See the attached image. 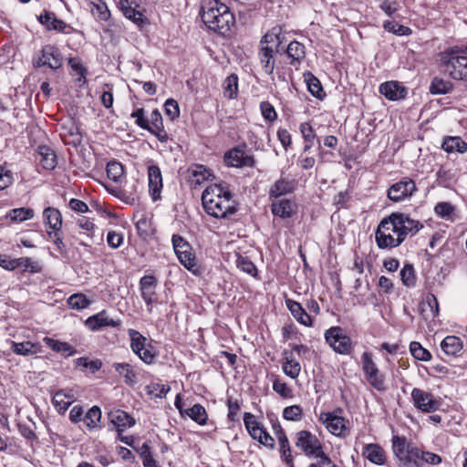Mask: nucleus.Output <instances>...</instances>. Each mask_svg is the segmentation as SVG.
<instances>
[{
	"label": "nucleus",
	"mask_w": 467,
	"mask_h": 467,
	"mask_svg": "<svg viewBox=\"0 0 467 467\" xmlns=\"http://www.w3.org/2000/svg\"><path fill=\"white\" fill-rule=\"evenodd\" d=\"M200 14L202 22L210 30L223 36L228 35L235 24L230 8L219 0L204 1Z\"/></svg>",
	"instance_id": "nucleus-1"
},
{
	"label": "nucleus",
	"mask_w": 467,
	"mask_h": 467,
	"mask_svg": "<svg viewBox=\"0 0 467 467\" xmlns=\"http://www.w3.org/2000/svg\"><path fill=\"white\" fill-rule=\"evenodd\" d=\"M205 212L215 218H226L236 213V202L230 191L221 184L207 187L202 194Z\"/></svg>",
	"instance_id": "nucleus-2"
},
{
	"label": "nucleus",
	"mask_w": 467,
	"mask_h": 467,
	"mask_svg": "<svg viewBox=\"0 0 467 467\" xmlns=\"http://www.w3.org/2000/svg\"><path fill=\"white\" fill-rule=\"evenodd\" d=\"M376 242L379 248H394L402 243V238L398 236V226L394 214L384 218L376 231Z\"/></svg>",
	"instance_id": "nucleus-3"
},
{
	"label": "nucleus",
	"mask_w": 467,
	"mask_h": 467,
	"mask_svg": "<svg viewBox=\"0 0 467 467\" xmlns=\"http://www.w3.org/2000/svg\"><path fill=\"white\" fill-rule=\"evenodd\" d=\"M441 62L444 70L451 78L467 80V57L459 55V52L451 49L441 56Z\"/></svg>",
	"instance_id": "nucleus-4"
},
{
	"label": "nucleus",
	"mask_w": 467,
	"mask_h": 467,
	"mask_svg": "<svg viewBox=\"0 0 467 467\" xmlns=\"http://www.w3.org/2000/svg\"><path fill=\"white\" fill-rule=\"evenodd\" d=\"M296 446L300 449L306 456L313 458H321L327 456L323 451L321 441L308 431H300L296 433Z\"/></svg>",
	"instance_id": "nucleus-5"
},
{
	"label": "nucleus",
	"mask_w": 467,
	"mask_h": 467,
	"mask_svg": "<svg viewBox=\"0 0 467 467\" xmlns=\"http://www.w3.org/2000/svg\"><path fill=\"white\" fill-rule=\"evenodd\" d=\"M326 341L338 354L348 355L352 350V342L339 327H332L325 333Z\"/></svg>",
	"instance_id": "nucleus-6"
},
{
	"label": "nucleus",
	"mask_w": 467,
	"mask_h": 467,
	"mask_svg": "<svg viewBox=\"0 0 467 467\" xmlns=\"http://www.w3.org/2000/svg\"><path fill=\"white\" fill-rule=\"evenodd\" d=\"M362 369L365 373L368 382L377 390L385 389V380L382 374H380L377 365L372 359V355L369 352H364L361 357Z\"/></svg>",
	"instance_id": "nucleus-7"
},
{
	"label": "nucleus",
	"mask_w": 467,
	"mask_h": 467,
	"mask_svg": "<svg viewBox=\"0 0 467 467\" xmlns=\"http://www.w3.org/2000/svg\"><path fill=\"white\" fill-rule=\"evenodd\" d=\"M416 191L417 187L414 181L409 177H404L389 188L387 195L390 201L400 202L410 198Z\"/></svg>",
	"instance_id": "nucleus-8"
},
{
	"label": "nucleus",
	"mask_w": 467,
	"mask_h": 467,
	"mask_svg": "<svg viewBox=\"0 0 467 467\" xmlns=\"http://www.w3.org/2000/svg\"><path fill=\"white\" fill-rule=\"evenodd\" d=\"M62 64L63 59L58 49L50 45L45 46L33 58V65L36 67L47 66L52 69H57Z\"/></svg>",
	"instance_id": "nucleus-9"
},
{
	"label": "nucleus",
	"mask_w": 467,
	"mask_h": 467,
	"mask_svg": "<svg viewBox=\"0 0 467 467\" xmlns=\"http://www.w3.org/2000/svg\"><path fill=\"white\" fill-rule=\"evenodd\" d=\"M411 399L416 409L427 413L438 410L441 404L431 393L418 388L411 390Z\"/></svg>",
	"instance_id": "nucleus-10"
},
{
	"label": "nucleus",
	"mask_w": 467,
	"mask_h": 467,
	"mask_svg": "<svg viewBox=\"0 0 467 467\" xmlns=\"http://www.w3.org/2000/svg\"><path fill=\"white\" fill-rule=\"evenodd\" d=\"M171 241L173 249L181 264L189 270L196 266L195 256L192 253V247L189 243L177 234L172 236Z\"/></svg>",
	"instance_id": "nucleus-11"
},
{
	"label": "nucleus",
	"mask_w": 467,
	"mask_h": 467,
	"mask_svg": "<svg viewBox=\"0 0 467 467\" xmlns=\"http://www.w3.org/2000/svg\"><path fill=\"white\" fill-rule=\"evenodd\" d=\"M398 226V236L405 240L408 234L414 235L422 227L423 224L417 220L411 219L408 214L402 213H393Z\"/></svg>",
	"instance_id": "nucleus-12"
},
{
	"label": "nucleus",
	"mask_w": 467,
	"mask_h": 467,
	"mask_svg": "<svg viewBox=\"0 0 467 467\" xmlns=\"http://www.w3.org/2000/svg\"><path fill=\"white\" fill-rule=\"evenodd\" d=\"M0 266L5 270L23 268L25 271L28 270L31 273H38L41 271L39 264L36 261H33L30 257L9 259L0 256Z\"/></svg>",
	"instance_id": "nucleus-13"
},
{
	"label": "nucleus",
	"mask_w": 467,
	"mask_h": 467,
	"mask_svg": "<svg viewBox=\"0 0 467 467\" xmlns=\"http://www.w3.org/2000/svg\"><path fill=\"white\" fill-rule=\"evenodd\" d=\"M119 325L120 321L109 318L105 310L89 317L86 320V326L92 331L99 330L104 327H117Z\"/></svg>",
	"instance_id": "nucleus-14"
},
{
	"label": "nucleus",
	"mask_w": 467,
	"mask_h": 467,
	"mask_svg": "<svg viewBox=\"0 0 467 467\" xmlns=\"http://www.w3.org/2000/svg\"><path fill=\"white\" fill-rule=\"evenodd\" d=\"M224 161L228 166L243 167L253 166V157L246 155L245 152L240 149H234L229 150L224 155Z\"/></svg>",
	"instance_id": "nucleus-15"
},
{
	"label": "nucleus",
	"mask_w": 467,
	"mask_h": 467,
	"mask_svg": "<svg viewBox=\"0 0 467 467\" xmlns=\"http://www.w3.org/2000/svg\"><path fill=\"white\" fill-rule=\"evenodd\" d=\"M149 191L154 201L160 199L162 189V176L161 170L156 165L148 168Z\"/></svg>",
	"instance_id": "nucleus-16"
},
{
	"label": "nucleus",
	"mask_w": 467,
	"mask_h": 467,
	"mask_svg": "<svg viewBox=\"0 0 467 467\" xmlns=\"http://www.w3.org/2000/svg\"><path fill=\"white\" fill-rule=\"evenodd\" d=\"M283 40L282 28L275 26L264 36L261 42L265 45L263 47H271V50L279 53L285 50V47H282Z\"/></svg>",
	"instance_id": "nucleus-17"
},
{
	"label": "nucleus",
	"mask_w": 467,
	"mask_h": 467,
	"mask_svg": "<svg viewBox=\"0 0 467 467\" xmlns=\"http://www.w3.org/2000/svg\"><path fill=\"white\" fill-rule=\"evenodd\" d=\"M109 421L117 428L119 434L127 427L135 424V420L121 410H112L108 413Z\"/></svg>",
	"instance_id": "nucleus-18"
},
{
	"label": "nucleus",
	"mask_w": 467,
	"mask_h": 467,
	"mask_svg": "<svg viewBox=\"0 0 467 467\" xmlns=\"http://www.w3.org/2000/svg\"><path fill=\"white\" fill-rule=\"evenodd\" d=\"M285 306L293 315V317L302 325L310 327L312 325V319L310 316L306 312L302 306L292 299L285 300Z\"/></svg>",
	"instance_id": "nucleus-19"
},
{
	"label": "nucleus",
	"mask_w": 467,
	"mask_h": 467,
	"mask_svg": "<svg viewBox=\"0 0 467 467\" xmlns=\"http://www.w3.org/2000/svg\"><path fill=\"white\" fill-rule=\"evenodd\" d=\"M134 4L133 0H119V6L123 15L135 24L140 25L144 21V16L133 6Z\"/></svg>",
	"instance_id": "nucleus-20"
},
{
	"label": "nucleus",
	"mask_w": 467,
	"mask_h": 467,
	"mask_svg": "<svg viewBox=\"0 0 467 467\" xmlns=\"http://www.w3.org/2000/svg\"><path fill=\"white\" fill-rule=\"evenodd\" d=\"M363 456L371 462L382 465L386 462L384 450L378 444L370 443L364 447Z\"/></svg>",
	"instance_id": "nucleus-21"
},
{
	"label": "nucleus",
	"mask_w": 467,
	"mask_h": 467,
	"mask_svg": "<svg viewBox=\"0 0 467 467\" xmlns=\"http://www.w3.org/2000/svg\"><path fill=\"white\" fill-rule=\"evenodd\" d=\"M43 219L45 224L48 225L54 232H59L62 226L61 213L54 208L47 207L43 212Z\"/></svg>",
	"instance_id": "nucleus-22"
},
{
	"label": "nucleus",
	"mask_w": 467,
	"mask_h": 467,
	"mask_svg": "<svg viewBox=\"0 0 467 467\" xmlns=\"http://www.w3.org/2000/svg\"><path fill=\"white\" fill-rule=\"evenodd\" d=\"M294 203L287 199L273 201L271 211L275 216L290 218L294 213Z\"/></svg>",
	"instance_id": "nucleus-23"
},
{
	"label": "nucleus",
	"mask_w": 467,
	"mask_h": 467,
	"mask_svg": "<svg viewBox=\"0 0 467 467\" xmlns=\"http://www.w3.org/2000/svg\"><path fill=\"white\" fill-rule=\"evenodd\" d=\"M321 419L329 432L334 435H340L345 428V420L342 417L333 415L332 413L322 414Z\"/></svg>",
	"instance_id": "nucleus-24"
},
{
	"label": "nucleus",
	"mask_w": 467,
	"mask_h": 467,
	"mask_svg": "<svg viewBox=\"0 0 467 467\" xmlns=\"http://www.w3.org/2000/svg\"><path fill=\"white\" fill-rule=\"evenodd\" d=\"M421 451L413 444L404 452L399 460L400 467H419Z\"/></svg>",
	"instance_id": "nucleus-25"
},
{
	"label": "nucleus",
	"mask_w": 467,
	"mask_h": 467,
	"mask_svg": "<svg viewBox=\"0 0 467 467\" xmlns=\"http://www.w3.org/2000/svg\"><path fill=\"white\" fill-rule=\"evenodd\" d=\"M244 422L253 439L259 441V440L262 439L265 428L255 420L254 415L250 412H245L244 415Z\"/></svg>",
	"instance_id": "nucleus-26"
},
{
	"label": "nucleus",
	"mask_w": 467,
	"mask_h": 467,
	"mask_svg": "<svg viewBox=\"0 0 467 467\" xmlns=\"http://www.w3.org/2000/svg\"><path fill=\"white\" fill-rule=\"evenodd\" d=\"M294 182L285 178L276 181L270 189V198L278 199L282 195L292 192L294 190Z\"/></svg>",
	"instance_id": "nucleus-27"
},
{
	"label": "nucleus",
	"mask_w": 467,
	"mask_h": 467,
	"mask_svg": "<svg viewBox=\"0 0 467 467\" xmlns=\"http://www.w3.org/2000/svg\"><path fill=\"white\" fill-rule=\"evenodd\" d=\"M379 91L389 100H397L404 97V88H400L399 84L394 81L381 84Z\"/></svg>",
	"instance_id": "nucleus-28"
},
{
	"label": "nucleus",
	"mask_w": 467,
	"mask_h": 467,
	"mask_svg": "<svg viewBox=\"0 0 467 467\" xmlns=\"http://www.w3.org/2000/svg\"><path fill=\"white\" fill-rule=\"evenodd\" d=\"M40 155V163L46 170H54L57 166V155L55 151L48 146L43 145L38 147Z\"/></svg>",
	"instance_id": "nucleus-29"
},
{
	"label": "nucleus",
	"mask_w": 467,
	"mask_h": 467,
	"mask_svg": "<svg viewBox=\"0 0 467 467\" xmlns=\"http://www.w3.org/2000/svg\"><path fill=\"white\" fill-rule=\"evenodd\" d=\"M284 362L282 369L284 373L291 379H296L299 376L301 366L287 351H284Z\"/></svg>",
	"instance_id": "nucleus-30"
},
{
	"label": "nucleus",
	"mask_w": 467,
	"mask_h": 467,
	"mask_svg": "<svg viewBox=\"0 0 467 467\" xmlns=\"http://www.w3.org/2000/svg\"><path fill=\"white\" fill-rule=\"evenodd\" d=\"M43 341L53 351L64 354L66 357L72 356L76 353L73 347L67 342H61L47 337H44Z\"/></svg>",
	"instance_id": "nucleus-31"
},
{
	"label": "nucleus",
	"mask_w": 467,
	"mask_h": 467,
	"mask_svg": "<svg viewBox=\"0 0 467 467\" xmlns=\"http://www.w3.org/2000/svg\"><path fill=\"white\" fill-rule=\"evenodd\" d=\"M11 349L17 355L30 356L38 353L40 350V346L30 341L21 343L12 341Z\"/></svg>",
	"instance_id": "nucleus-32"
},
{
	"label": "nucleus",
	"mask_w": 467,
	"mask_h": 467,
	"mask_svg": "<svg viewBox=\"0 0 467 467\" xmlns=\"http://www.w3.org/2000/svg\"><path fill=\"white\" fill-rule=\"evenodd\" d=\"M442 149L449 152L463 153L467 150V144L460 137H449L442 142Z\"/></svg>",
	"instance_id": "nucleus-33"
},
{
	"label": "nucleus",
	"mask_w": 467,
	"mask_h": 467,
	"mask_svg": "<svg viewBox=\"0 0 467 467\" xmlns=\"http://www.w3.org/2000/svg\"><path fill=\"white\" fill-rule=\"evenodd\" d=\"M441 349L447 355H456L462 348V342L460 337L455 336L446 337L441 344Z\"/></svg>",
	"instance_id": "nucleus-34"
},
{
	"label": "nucleus",
	"mask_w": 467,
	"mask_h": 467,
	"mask_svg": "<svg viewBox=\"0 0 467 467\" xmlns=\"http://www.w3.org/2000/svg\"><path fill=\"white\" fill-rule=\"evenodd\" d=\"M90 11L98 20L107 21L110 16V12L103 0H89Z\"/></svg>",
	"instance_id": "nucleus-35"
},
{
	"label": "nucleus",
	"mask_w": 467,
	"mask_h": 467,
	"mask_svg": "<svg viewBox=\"0 0 467 467\" xmlns=\"http://www.w3.org/2000/svg\"><path fill=\"white\" fill-rule=\"evenodd\" d=\"M115 371L124 378L128 385H134L136 382V373L129 363H114L112 365Z\"/></svg>",
	"instance_id": "nucleus-36"
},
{
	"label": "nucleus",
	"mask_w": 467,
	"mask_h": 467,
	"mask_svg": "<svg viewBox=\"0 0 467 467\" xmlns=\"http://www.w3.org/2000/svg\"><path fill=\"white\" fill-rule=\"evenodd\" d=\"M184 414L200 425H204L208 419L205 409L200 404H195L192 408L185 409Z\"/></svg>",
	"instance_id": "nucleus-37"
},
{
	"label": "nucleus",
	"mask_w": 467,
	"mask_h": 467,
	"mask_svg": "<svg viewBox=\"0 0 467 467\" xmlns=\"http://www.w3.org/2000/svg\"><path fill=\"white\" fill-rule=\"evenodd\" d=\"M274 52V50H271V47H262L259 52L260 62L265 72L268 75L272 74L275 68Z\"/></svg>",
	"instance_id": "nucleus-38"
},
{
	"label": "nucleus",
	"mask_w": 467,
	"mask_h": 467,
	"mask_svg": "<svg viewBox=\"0 0 467 467\" xmlns=\"http://www.w3.org/2000/svg\"><path fill=\"white\" fill-rule=\"evenodd\" d=\"M305 81L307 85L309 92L316 98L321 99L324 95L322 85L318 78H317L312 73L307 72L304 74Z\"/></svg>",
	"instance_id": "nucleus-39"
},
{
	"label": "nucleus",
	"mask_w": 467,
	"mask_h": 467,
	"mask_svg": "<svg viewBox=\"0 0 467 467\" xmlns=\"http://www.w3.org/2000/svg\"><path fill=\"white\" fill-rule=\"evenodd\" d=\"M34 214L35 213L33 209L21 207L11 210L6 214V218L10 219L12 222L20 223L32 219Z\"/></svg>",
	"instance_id": "nucleus-40"
},
{
	"label": "nucleus",
	"mask_w": 467,
	"mask_h": 467,
	"mask_svg": "<svg viewBox=\"0 0 467 467\" xmlns=\"http://www.w3.org/2000/svg\"><path fill=\"white\" fill-rule=\"evenodd\" d=\"M211 176V171L202 165L196 166L192 170L191 183L194 186L201 185L203 182L208 181Z\"/></svg>",
	"instance_id": "nucleus-41"
},
{
	"label": "nucleus",
	"mask_w": 467,
	"mask_h": 467,
	"mask_svg": "<svg viewBox=\"0 0 467 467\" xmlns=\"http://www.w3.org/2000/svg\"><path fill=\"white\" fill-rule=\"evenodd\" d=\"M129 336L130 337V348L132 351L135 354L142 351L146 346L147 338L134 329H130Z\"/></svg>",
	"instance_id": "nucleus-42"
},
{
	"label": "nucleus",
	"mask_w": 467,
	"mask_h": 467,
	"mask_svg": "<svg viewBox=\"0 0 467 467\" xmlns=\"http://www.w3.org/2000/svg\"><path fill=\"white\" fill-rule=\"evenodd\" d=\"M101 419V411L98 406L90 408L84 416L83 421L88 429H94L98 427L99 422Z\"/></svg>",
	"instance_id": "nucleus-43"
},
{
	"label": "nucleus",
	"mask_w": 467,
	"mask_h": 467,
	"mask_svg": "<svg viewBox=\"0 0 467 467\" xmlns=\"http://www.w3.org/2000/svg\"><path fill=\"white\" fill-rule=\"evenodd\" d=\"M300 131H301L302 136L306 141V144L304 146V151L306 152L314 145V140L316 139V133H315L312 126L307 122H304L300 125Z\"/></svg>",
	"instance_id": "nucleus-44"
},
{
	"label": "nucleus",
	"mask_w": 467,
	"mask_h": 467,
	"mask_svg": "<svg viewBox=\"0 0 467 467\" xmlns=\"http://www.w3.org/2000/svg\"><path fill=\"white\" fill-rule=\"evenodd\" d=\"M412 444L408 443L405 437L394 436L392 438V451L395 457L398 461L402 458L404 452L410 447Z\"/></svg>",
	"instance_id": "nucleus-45"
},
{
	"label": "nucleus",
	"mask_w": 467,
	"mask_h": 467,
	"mask_svg": "<svg viewBox=\"0 0 467 467\" xmlns=\"http://www.w3.org/2000/svg\"><path fill=\"white\" fill-rule=\"evenodd\" d=\"M238 78L236 75L227 77L223 83V94L228 99H234L237 95Z\"/></svg>",
	"instance_id": "nucleus-46"
},
{
	"label": "nucleus",
	"mask_w": 467,
	"mask_h": 467,
	"mask_svg": "<svg viewBox=\"0 0 467 467\" xmlns=\"http://www.w3.org/2000/svg\"><path fill=\"white\" fill-rule=\"evenodd\" d=\"M286 53L293 60L300 61L305 57V46L297 41H292L286 47Z\"/></svg>",
	"instance_id": "nucleus-47"
},
{
	"label": "nucleus",
	"mask_w": 467,
	"mask_h": 467,
	"mask_svg": "<svg viewBox=\"0 0 467 467\" xmlns=\"http://www.w3.org/2000/svg\"><path fill=\"white\" fill-rule=\"evenodd\" d=\"M451 88L452 84L450 81L434 78L431 81L430 90L433 94H446L451 89Z\"/></svg>",
	"instance_id": "nucleus-48"
},
{
	"label": "nucleus",
	"mask_w": 467,
	"mask_h": 467,
	"mask_svg": "<svg viewBox=\"0 0 467 467\" xmlns=\"http://www.w3.org/2000/svg\"><path fill=\"white\" fill-rule=\"evenodd\" d=\"M67 304L72 309L81 310L87 308L90 301L83 294H74L68 297Z\"/></svg>",
	"instance_id": "nucleus-49"
},
{
	"label": "nucleus",
	"mask_w": 467,
	"mask_h": 467,
	"mask_svg": "<svg viewBox=\"0 0 467 467\" xmlns=\"http://www.w3.org/2000/svg\"><path fill=\"white\" fill-rule=\"evenodd\" d=\"M236 265L243 272H244L252 276H255L257 274V269H256L254 264L249 258H247L245 256L238 255L237 260H236Z\"/></svg>",
	"instance_id": "nucleus-50"
},
{
	"label": "nucleus",
	"mask_w": 467,
	"mask_h": 467,
	"mask_svg": "<svg viewBox=\"0 0 467 467\" xmlns=\"http://www.w3.org/2000/svg\"><path fill=\"white\" fill-rule=\"evenodd\" d=\"M145 130H148L152 133L162 131V117L158 109L151 112L149 119V128H146Z\"/></svg>",
	"instance_id": "nucleus-51"
},
{
	"label": "nucleus",
	"mask_w": 467,
	"mask_h": 467,
	"mask_svg": "<svg viewBox=\"0 0 467 467\" xmlns=\"http://www.w3.org/2000/svg\"><path fill=\"white\" fill-rule=\"evenodd\" d=\"M410 350L412 356L419 360L428 361L431 358V353L422 348L419 342H411L410 345Z\"/></svg>",
	"instance_id": "nucleus-52"
},
{
	"label": "nucleus",
	"mask_w": 467,
	"mask_h": 467,
	"mask_svg": "<svg viewBox=\"0 0 467 467\" xmlns=\"http://www.w3.org/2000/svg\"><path fill=\"white\" fill-rule=\"evenodd\" d=\"M52 402L54 406L58 410V411H66L70 406V401L67 400V393L66 390H58L55 393L52 399Z\"/></svg>",
	"instance_id": "nucleus-53"
},
{
	"label": "nucleus",
	"mask_w": 467,
	"mask_h": 467,
	"mask_svg": "<svg viewBox=\"0 0 467 467\" xmlns=\"http://www.w3.org/2000/svg\"><path fill=\"white\" fill-rule=\"evenodd\" d=\"M106 171L109 179L114 182H118L124 174L122 165L117 161L109 162Z\"/></svg>",
	"instance_id": "nucleus-54"
},
{
	"label": "nucleus",
	"mask_w": 467,
	"mask_h": 467,
	"mask_svg": "<svg viewBox=\"0 0 467 467\" xmlns=\"http://www.w3.org/2000/svg\"><path fill=\"white\" fill-rule=\"evenodd\" d=\"M383 27L388 32L393 33L397 36H405L410 33V29L409 27L400 25L395 21L384 22Z\"/></svg>",
	"instance_id": "nucleus-55"
},
{
	"label": "nucleus",
	"mask_w": 467,
	"mask_h": 467,
	"mask_svg": "<svg viewBox=\"0 0 467 467\" xmlns=\"http://www.w3.org/2000/svg\"><path fill=\"white\" fill-rule=\"evenodd\" d=\"M402 283L407 286H412L415 284L414 268L410 265H406L400 271Z\"/></svg>",
	"instance_id": "nucleus-56"
},
{
	"label": "nucleus",
	"mask_w": 467,
	"mask_h": 467,
	"mask_svg": "<svg viewBox=\"0 0 467 467\" xmlns=\"http://www.w3.org/2000/svg\"><path fill=\"white\" fill-rule=\"evenodd\" d=\"M302 415V409L298 405L288 406L283 410V417L287 420H299Z\"/></svg>",
	"instance_id": "nucleus-57"
},
{
	"label": "nucleus",
	"mask_w": 467,
	"mask_h": 467,
	"mask_svg": "<svg viewBox=\"0 0 467 467\" xmlns=\"http://www.w3.org/2000/svg\"><path fill=\"white\" fill-rule=\"evenodd\" d=\"M454 206L448 202H441L436 204L434 211L439 216L445 218L454 213Z\"/></svg>",
	"instance_id": "nucleus-58"
},
{
	"label": "nucleus",
	"mask_w": 467,
	"mask_h": 467,
	"mask_svg": "<svg viewBox=\"0 0 467 467\" xmlns=\"http://www.w3.org/2000/svg\"><path fill=\"white\" fill-rule=\"evenodd\" d=\"M273 427H274L275 432L277 436V439H278V441L280 444V451H285L289 452V449H290L289 441H288L285 431H283L282 427L279 424L274 425Z\"/></svg>",
	"instance_id": "nucleus-59"
},
{
	"label": "nucleus",
	"mask_w": 467,
	"mask_h": 467,
	"mask_svg": "<svg viewBox=\"0 0 467 467\" xmlns=\"http://www.w3.org/2000/svg\"><path fill=\"white\" fill-rule=\"evenodd\" d=\"M273 389L283 398L292 397V389L279 379H275L273 382Z\"/></svg>",
	"instance_id": "nucleus-60"
},
{
	"label": "nucleus",
	"mask_w": 467,
	"mask_h": 467,
	"mask_svg": "<svg viewBox=\"0 0 467 467\" xmlns=\"http://www.w3.org/2000/svg\"><path fill=\"white\" fill-rule=\"evenodd\" d=\"M262 115L269 121L276 119L277 115L274 107L268 101H263L260 105Z\"/></svg>",
	"instance_id": "nucleus-61"
},
{
	"label": "nucleus",
	"mask_w": 467,
	"mask_h": 467,
	"mask_svg": "<svg viewBox=\"0 0 467 467\" xmlns=\"http://www.w3.org/2000/svg\"><path fill=\"white\" fill-rule=\"evenodd\" d=\"M165 112L171 119H175L180 114L179 105L176 100L169 99L165 102Z\"/></svg>",
	"instance_id": "nucleus-62"
},
{
	"label": "nucleus",
	"mask_w": 467,
	"mask_h": 467,
	"mask_svg": "<svg viewBox=\"0 0 467 467\" xmlns=\"http://www.w3.org/2000/svg\"><path fill=\"white\" fill-rule=\"evenodd\" d=\"M13 182V173L4 167H0V190L7 188Z\"/></svg>",
	"instance_id": "nucleus-63"
},
{
	"label": "nucleus",
	"mask_w": 467,
	"mask_h": 467,
	"mask_svg": "<svg viewBox=\"0 0 467 467\" xmlns=\"http://www.w3.org/2000/svg\"><path fill=\"white\" fill-rule=\"evenodd\" d=\"M107 242L111 248L116 249L121 245L123 237L116 232H109L107 236Z\"/></svg>",
	"instance_id": "nucleus-64"
}]
</instances>
